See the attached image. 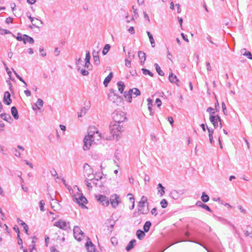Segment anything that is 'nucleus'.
Listing matches in <instances>:
<instances>
[{
  "label": "nucleus",
  "mask_w": 252,
  "mask_h": 252,
  "mask_svg": "<svg viewBox=\"0 0 252 252\" xmlns=\"http://www.w3.org/2000/svg\"><path fill=\"white\" fill-rule=\"evenodd\" d=\"M86 247H87L88 252H96L95 246L91 241L87 242L86 244Z\"/></svg>",
  "instance_id": "nucleus-15"
},
{
  "label": "nucleus",
  "mask_w": 252,
  "mask_h": 252,
  "mask_svg": "<svg viewBox=\"0 0 252 252\" xmlns=\"http://www.w3.org/2000/svg\"><path fill=\"white\" fill-rule=\"evenodd\" d=\"M142 72L144 74V75H149L151 77H153V73L152 72H151L150 70L147 69H145V68H142Z\"/></svg>",
  "instance_id": "nucleus-41"
},
{
  "label": "nucleus",
  "mask_w": 252,
  "mask_h": 252,
  "mask_svg": "<svg viewBox=\"0 0 252 252\" xmlns=\"http://www.w3.org/2000/svg\"><path fill=\"white\" fill-rule=\"evenodd\" d=\"M241 53L249 59L252 60V54L250 51H247L246 49L243 48L241 50Z\"/></svg>",
  "instance_id": "nucleus-24"
},
{
  "label": "nucleus",
  "mask_w": 252,
  "mask_h": 252,
  "mask_svg": "<svg viewBox=\"0 0 252 252\" xmlns=\"http://www.w3.org/2000/svg\"><path fill=\"white\" fill-rule=\"evenodd\" d=\"M0 116L2 119L6 121H8V120L11 119L10 116L9 114H7L5 113L0 114Z\"/></svg>",
  "instance_id": "nucleus-38"
},
{
  "label": "nucleus",
  "mask_w": 252,
  "mask_h": 252,
  "mask_svg": "<svg viewBox=\"0 0 252 252\" xmlns=\"http://www.w3.org/2000/svg\"><path fill=\"white\" fill-rule=\"evenodd\" d=\"M98 131L95 127H90L88 131V135L86 136H89L90 138L94 139V136L95 134H98Z\"/></svg>",
  "instance_id": "nucleus-12"
},
{
  "label": "nucleus",
  "mask_w": 252,
  "mask_h": 252,
  "mask_svg": "<svg viewBox=\"0 0 252 252\" xmlns=\"http://www.w3.org/2000/svg\"><path fill=\"white\" fill-rule=\"evenodd\" d=\"M138 55L139 59L141 60V63H144L146 60V54L144 52L139 51L138 52Z\"/></svg>",
  "instance_id": "nucleus-28"
},
{
  "label": "nucleus",
  "mask_w": 252,
  "mask_h": 252,
  "mask_svg": "<svg viewBox=\"0 0 252 252\" xmlns=\"http://www.w3.org/2000/svg\"><path fill=\"white\" fill-rule=\"evenodd\" d=\"M170 196L174 199H178L180 197V194L177 190H173L170 193Z\"/></svg>",
  "instance_id": "nucleus-29"
},
{
  "label": "nucleus",
  "mask_w": 252,
  "mask_h": 252,
  "mask_svg": "<svg viewBox=\"0 0 252 252\" xmlns=\"http://www.w3.org/2000/svg\"><path fill=\"white\" fill-rule=\"evenodd\" d=\"M90 59H91V56H90V52L88 51H87L85 61L86 62L88 63V62H90Z\"/></svg>",
  "instance_id": "nucleus-47"
},
{
  "label": "nucleus",
  "mask_w": 252,
  "mask_h": 252,
  "mask_svg": "<svg viewBox=\"0 0 252 252\" xmlns=\"http://www.w3.org/2000/svg\"><path fill=\"white\" fill-rule=\"evenodd\" d=\"M11 114L16 120L18 119L19 116L17 108L15 106H12L11 108Z\"/></svg>",
  "instance_id": "nucleus-22"
},
{
  "label": "nucleus",
  "mask_w": 252,
  "mask_h": 252,
  "mask_svg": "<svg viewBox=\"0 0 252 252\" xmlns=\"http://www.w3.org/2000/svg\"><path fill=\"white\" fill-rule=\"evenodd\" d=\"M207 128L208 132H209V138L213 137V133H214L213 129H210L208 127H207Z\"/></svg>",
  "instance_id": "nucleus-54"
},
{
  "label": "nucleus",
  "mask_w": 252,
  "mask_h": 252,
  "mask_svg": "<svg viewBox=\"0 0 252 252\" xmlns=\"http://www.w3.org/2000/svg\"><path fill=\"white\" fill-rule=\"evenodd\" d=\"M18 222L23 226L25 233L27 234H28L29 227L28 225L26 223H25L22 220L19 219H18Z\"/></svg>",
  "instance_id": "nucleus-26"
},
{
  "label": "nucleus",
  "mask_w": 252,
  "mask_h": 252,
  "mask_svg": "<svg viewBox=\"0 0 252 252\" xmlns=\"http://www.w3.org/2000/svg\"><path fill=\"white\" fill-rule=\"evenodd\" d=\"M69 222L64 221L62 220H59L54 223V225L59 227L60 229L66 230L69 228Z\"/></svg>",
  "instance_id": "nucleus-5"
},
{
  "label": "nucleus",
  "mask_w": 252,
  "mask_h": 252,
  "mask_svg": "<svg viewBox=\"0 0 252 252\" xmlns=\"http://www.w3.org/2000/svg\"><path fill=\"white\" fill-rule=\"evenodd\" d=\"M83 168L85 173V176H87V179L92 180L93 179L90 176L93 173V169L87 163L84 164Z\"/></svg>",
  "instance_id": "nucleus-7"
},
{
  "label": "nucleus",
  "mask_w": 252,
  "mask_h": 252,
  "mask_svg": "<svg viewBox=\"0 0 252 252\" xmlns=\"http://www.w3.org/2000/svg\"><path fill=\"white\" fill-rule=\"evenodd\" d=\"M113 76V74L112 72H110L109 75L105 78L103 81V84L105 87H107L109 83L111 80Z\"/></svg>",
  "instance_id": "nucleus-20"
},
{
  "label": "nucleus",
  "mask_w": 252,
  "mask_h": 252,
  "mask_svg": "<svg viewBox=\"0 0 252 252\" xmlns=\"http://www.w3.org/2000/svg\"><path fill=\"white\" fill-rule=\"evenodd\" d=\"M132 94V93L130 92V89L128 92H124V96L129 102H131Z\"/></svg>",
  "instance_id": "nucleus-25"
},
{
  "label": "nucleus",
  "mask_w": 252,
  "mask_h": 252,
  "mask_svg": "<svg viewBox=\"0 0 252 252\" xmlns=\"http://www.w3.org/2000/svg\"><path fill=\"white\" fill-rule=\"evenodd\" d=\"M12 21H13V18L10 17L7 18L5 20V22L6 24L11 23L12 22Z\"/></svg>",
  "instance_id": "nucleus-61"
},
{
  "label": "nucleus",
  "mask_w": 252,
  "mask_h": 252,
  "mask_svg": "<svg viewBox=\"0 0 252 252\" xmlns=\"http://www.w3.org/2000/svg\"><path fill=\"white\" fill-rule=\"evenodd\" d=\"M167 119H168V121H169V123L170 124V125L173 126V123H174V121H173V119L172 117L171 116H169L167 118Z\"/></svg>",
  "instance_id": "nucleus-63"
},
{
  "label": "nucleus",
  "mask_w": 252,
  "mask_h": 252,
  "mask_svg": "<svg viewBox=\"0 0 252 252\" xmlns=\"http://www.w3.org/2000/svg\"><path fill=\"white\" fill-rule=\"evenodd\" d=\"M24 38L23 42L24 44H26L27 42H29L31 44H33L34 43V39L32 37L27 35L24 34Z\"/></svg>",
  "instance_id": "nucleus-19"
},
{
  "label": "nucleus",
  "mask_w": 252,
  "mask_h": 252,
  "mask_svg": "<svg viewBox=\"0 0 252 252\" xmlns=\"http://www.w3.org/2000/svg\"><path fill=\"white\" fill-rule=\"evenodd\" d=\"M88 110V108H86L85 107L82 108L80 111L78 113V117L79 118L84 115L86 113Z\"/></svg>",
  "instance_id": "nucleus-35"
},
{
  "label": "nucleus",
  "mask_w": 252,
  "mask_h": 252,
  "mask_svg": "<svg viewBox=\"0 0 252 252\" xmlns=\"http://www.w3.org/2000/svg\"><path fill=\"white\" fill-rule=\"evenodd\" d=\"M152 223L150 221H147L143 226L144 231L145 232H147L149 231L150 227L151 226Z\"/></svg>",
  "instance_id": "nucleus-31"
},
{
  "label": "nucleus",
  "mask_w": 252,
  "mask_h": 252,
  "mask_svg": "<svg viewBox=\"0 0 252 252\" xmlns=\"http://www.w3.org/2000/svg\"><path fill=\"white\" fill-rule=\"evenodd\" d=\"M119 91L122 94L124 92L125 85L122 81H119L117 83Z\"/></svg>",
  "instance_id": "nucleus-30"
},
{
  "label": "nucleus",
  "mask_w": 252,
  "mask_h": 252,
  "mask_svg": "<svg viewBox=\"0 0 252 252\" xmlns=\"http://www.w3.org/2000/svg\"><path fill=\"white\" fill-rule=\"evenodd\" d=\"M138 210L142 214H147L149 211V209L148 208V206H147V207L146 209H145L144 207V208H139Z\"/></svg>",
  "instance_id": "nucleus-39"
},
{
  "label": "nucleus",
  "mask_w": 252,
  "mask_h": 252,
  "mask_svg": "<svg viewBox=\"0 0 252 252\" xmlns=\"http://www.w3.org/2000/svg\"><path fill=\"white\" fill-rule=\"evenodd\" d=\"M50 173H51V175L53 176L56 177V178H57V179L59 178L58 174L55 169H53L52 170H51Z\"/></svg>",
  "instance_id": "nucleus-49"
},
{
  "label": "nucleus",
  "mask_w": 252,
  "mask_h": 252,
  "mask_svg": "<svg viewBox=\"0 0 252 252\" xmlns=\"http://www.w3.org/2000/svg\"><path fill=\"white\" fill-rule=\"evenodd\" d=\"M85 67L87 68L89 70L92 69V65L90 64V62H88V63L85 62V63L84 65Z\"/></svg>",
  "instance_id": "nucleus-56"
},
{
  "label": "nucleus",
  "mask_w": 252,
  "mask_h": 252,
  "mask_svg": "<svg viewBox=\"0 0 252 252\" xmlns=\"http://www.w3.org/2000/svg\"><path fill=\"white\" fill-rule=\"evenodd\" d=\"M24 35H22L21 33L18 32L17 34V36H16V39L18 41H24Z\"/></svg>",
  "instance_id": "nucleus-46"
},
{
  "label": "nucleus",
  "mask_w": 252,
  "mask_h": 252,
  "mask_svg": "<svg viewBox=\"0 0 252 252\" xmlns=\"http://www.w3.org/2000/svg\"><path fill=\"white\" fill-rule=\"evenodd\" d=\"M128 32L133 34H134L135 33V30H134V29L133 27H130L128 29Z\"/></svg>",
  "instance_id": "nucleus-59"
},
{
  "label": "nucleus",
  "mask_w": 252,
  "mask_h": 252,
  "mask_svg": "<svg viewBox=\"0 0 252 252\" xmlns=\"http://www.w3.org/2000/svg\"><path fill=\"white\" fill-rule=\"evenodd\" d=\"M209 119L215 128H216L218 126V123L220 122L221 121L220 116L218 115L216 116L212 115H210Z\"/></svg>",
  "instance_id": "nucleus-10"
},
{
  "label": "nucleus",
  "mask_w": 252,
  "mask_h": 252,
  "mask_svg": "<svg viewBox=\"0 0 252 252\" xmlns=\"http://www.w3.org/2000/svg\"><path fill=\"white\" fill-rule=\"evenodd\" d=\"M116 91L111 90L110 93L108 94V98L110 101H112L114 103H117L121 101V98L117 95L116 93Z\"/></svg>",
  "instance_id": "nucleus-6"
},
{
  "label": "nucleus",
  "mask_w": 252,
  "mask_h": 252,
  "mask_svg": "<svg viewBox=\"0 0 252 252\" xmlns=\"http://www.w3.org/2000/svg\"><path fill=\"white\" fill-rule=\"evenodd\" d=\"M160 205L162 208H165L168 205V202L166 199H163L160 201Z\"/></svg>",
  "instance_id": "nucleus-43"
},
{
  "label": "nucleus",
  "mask_w": 252,
  "mask_h": 252,
  "mask_svg": "<svg viewBox=\"0 0 252 252\" xmlns=\"http://www.w3.org/2000/svg\"><path fill=\"white\" fill-rule=\"evenodd\" d=\"M136 235L139 240H142L145 236V232L140 229H138L136 231Z\"/></svg>",
  "instance_id": "nucleus-23"
},
{
  "label": "nucleus",
  "mask_w": 252,
  "mask_h": 252,
  "mask_svg": "<svg viewBox=\"0 0 252 252\" xmlns=\"http://www.w3.org/2000/svg\"><path fill=\"white\" fill-rule=\"evenodd\" d=\"M148 201V198L145 196H142L140 201L138 203V207L139 208H144L145 206V203H147Z\"/></svg>",
  "instance_id": "nucleus-16"
},
{
  "label": "nucleus",
  "mask_w": 252,
  "mask_h": 252,
  "mask_svg": "<svg viewBox=\"0 0 252 252\" xmlns=\"http://www.w3.org/2000/svg\"><path fill=\"white\" fill-rule=\"evenodd\" d=\"M94 140L96 139L97 141L99 140L102 137L104 138V137L101 136V134L98 132V134H95L94 136Z\"/></svg>",
  "instance_id": "nucleus-50"
},
{
  "label": "nucleus",
  "mask_w": 252,
  "mask_h": 252,
  "mask_svg": "<svg viewBox=\"0 0 252 252\" xmlns=\"http://www.w3.org/2000/svg\"><path fill=\"white\" fill-rule=\"evenodd\" d=\"M201 199L203 202H207L209 200V197L207 194L205 193V192H203L202 193Z\"/></svg>",
  "instance_id": "nucleus-34"
},
{
  "label": "nucleus",
  "mask_w": 252,
  "mask_h": 252,
  "mask_svg": "<svg viewBox=\"0 0 252 252\" xmlns=\"http://www.w3.org/2000/svg\"><path fill=\"white\" fill-rule=\"evenodd\" d=\"M73 200L74 202H76L80 206H84V204H86L87 203V200L83 194L79 193L77 195H72Z\"/></svg>",
  "instance_id": "nucleus-3"
},
{
  "label": "nucleus",
  "mask_w": 252,
  "mask_h": 252,
  "mask_svg": "<svg viewBox=\"0 0 252 252\" xmlns=\"http://www.w3.org/2000/svg\"><path fill=\"white\" fill-rule=\"evenodd\" d=\"M221 106H222V111H223L224 114L225 115H227V112L226 108L225 103L224 102H222L221 104Z\"/></svg>",
  "instance_id": "nucleus-53"
},
{
  "label": "nucleus",
  "mask_w": 252,
  "mask_h": 252,
  "mask_svg": "<svg viewBox=\"0 0 252 252\" xmlns=\"http://www.w3.org/2000/svg\"><path fill=\"white\" fill-rule=\"evenodd\" d=\"M121 124L111 123L109 126V130L113 139L118 141L121 137V132L124 130V126Z\"/></svg>",
  "instance_id": "nucleus-1"
},
{
  "label": "nucleus",
  "mask_w": 252,
  "mask_h": 252,
  "mask_svg": "<svg viewBox=\"0 0 252 252\" xmlns=\"http://www.w3.org/2000/svg\"><path fill=\"white\" fill-rule=\"evenodd\" d=\"M78 70H80V72L81 74L83 76H87L89 74V71L86 69H80V67L79 66L77 67Z\"/></svg>",
  "instance_id": "nucleus-40"
},
{
  "label": "nucleus",
  "mask_w": 252,
  "mask_h": 252,
  "mask_svg": "<svg viewBox=\"0 0 252 252\" xmlns=\"http://www.w3.org/2000/svg\"><path fill=\"white\" fill-rule=\"evenodd\" d=\"M155 66L156 67V69L158 74L160 76H163L164 75V73L163 71L160 69V66L157 63H155Z\"/></svg>",
  "instance_id": "nucleus-32"
},
{
  "label": "nucleus",
  "mask_w": 252,
  "mask_h": 252,
  "mask_svg": "<svg viewBox=\"0 0 252 252\" xmlns=\"http://www.w3.org/2000/svg\"><path fill=\"white\" fill-rule=\"evenodd\" d=\"M206 68L208 71H211L212 69V67L211 66L210 63L209 62H207L206 63Z\"/></svg>",
  "instance_id": "nucleus-60"
},
{
  "label": "nucleus",
  "mask_w": 252,
  "mask_h": 252,
  "mask_svg": "<svg viewBox=\"0 0 252 252\" xmlns=\"http://www.w3.org/2000/svg\"><path fill=\"white\" fill-rule=\"evenodd\" d=\"M94 64L98 65L100 63L99 56L93 57Z\"/></svg>",
  "instance_id": "nucleus-48"
},
{
  "label": "nucleus",
  "mask_w": 252,
  "mask_h": 252,
  "mask_svg": "<svg viewBox=\"0 0 252 252\" xmlns=\"http://www.w3.org/2000/svg\"><path fill=\"white\" fill-rule=\"evenodd\" d=\"M82 62H83V61L81 58L76 59V64L77 65V67L79 66H78L79 64H81Z\"/></svg>",
  "instance_id": "nucleus-64"
},
{
  "label": "nucleus",
  "mask_w": 252,
  "mask_h": 252,
  "mask_svg": "<svg viewBox=\"0 0 252 252\" xmlns=\"http://www.w3.org/2000/svg\"><path fill=\"white\" fill-rule=\"evenodd\" d=\"M39 204L40 210L42 212L44 211L45 209H44V205L45 203H44V201L43 200H40L39 202Z\"/></svg>",
  "instance_id": "nucleus-45"
},
{
  "label": "nucleus",
  "mask_w": 252,
  "mask_h": 252,
  "mask_svg": "<svg viewBox=\"0 0 252 252\" xmlns=\"http://www.w3.org/2000/svg\"><path fill=\"white\" fill-rule=\"evenodd\" d=\"M3 64L5 67V70L6 71V72L9 76V79H11L12 73H11V71L9 69L8 67L7 66L6 64L5 63H3Z\"/></svg>",
  "instance_id": "nucleus-44"
},
{
  "label": "nucleus",
  "mask_w": 252,
  "mask_h": 252,
  "mask_svg": "<svg viewBox=\"0 0 252 252\" xmlns=\"http://www.w3.org/2000/svg\"><path fill=\"white\" fill-rule=\"evenodd\" d=\"M149 38V40H150V41L152 46L153 47H154L155 46V40L153 38V35L150 36V37Z\"/></svg>",
  "instance_id": "nucleus-52"
},
{
  "label": "nucleus",
  "mask_w": 252,
  "mask_h": 252,
  "mask_svg": "<svg viewBox=\"0 0 252 252\" xmlns=\"http://www.w3.org/2000/svg\"><path fill=\"white\" fill-rule=\"evenodd\" d=\"M35 105L36 108H35L33 107L32 109L33 110L35 111L36 109H40V107H42L43 105V101L40 98L37 99L36 102L35 103Z\"/></svg>",
  "instance_id": "nucleus-18"
},
{
  "label": "nucleus",
  "mask_w": 252,
  "mask_h": 252,
  "mask_svg": "<svg viewBox=\"0 0 252 252\" xmlns=\"http://www.w3.org/2000/svg\"><path fill=\"white\" fill-rule=\"evenodd\" d=\"M207 112H209L210 114V115H213L215 114V110H214V109H213L212 107H208L207 109Z\"/></svg>",
  "instance_id": "nucleus-51"
},
{
  "label": "nucleus",
  "mask_w": 252,
  "mask_h": 252,
  "mask_svg": "<svg viewBox=\"0 0 252 252\" xmlns=\"http://www.w3.org/2000/svg\"><path fill=\"white\" fill-rule=\"evenodd\" d=\"M119 196L116 194L112 195L110 197V202L113 208H116L119 204L120 201L119 200Z\"/></svg>",
  "instance_id": "nucleus-11"
},
{
  "label": "nucleus",
  "mask_w": 252,
  "mask_h": 252,
  "mask_svg": "<svg viewBox=\"0 0 252 252\" xmlns=\"http://www.w3.org/2000/svg\"><path fill=\"white\" fill-rule=\"evenodd\" d=\"M125 62H126V63H125L126 66L128 67H130L131 66L130 61L128 60L127 59H126Z\"/></svg>",
  "instance_id": "nucleus-62"
},
{
  "label": "nucleus",
  "mask_w": 252,
  "mask_h": 252,
  "mask_svg": "<svg viewBox=\"0 0 252 252\" xmlns=\"http://www.w3.org/2000/svg\"><path fill=\"white\" fill-rule=\"evenodd\" d=\"M93 184L96 187L101 188L103 186L102 183L99 181L98 179H94Z\"/></svg>",
  "instance_id": "nucleus-33"
},
{
  "label": "nucleus",
  "mask_w": 252,
  "mask_h": 252,
  "mask_svg": "<svg viewBox=\"0 0 252 252\" xmlns=\"http://www.w3.org/2000/svg\"><path fill=\"white\" fill-rule=\"evenodd\" d=\"M157 188L158 189V192L160 194V196H163L165 193V188L163 186H162L161 184L159 183L158 185Z\"/></svg>",
  "instance_id": "nucleus-27"
},
{
  "label": "nucleus",
  "mask_w": 252,
  "mask_h": 252,
  "mask_svg": "<svg viewBox=\"0 0 252 252\" xmlns=\"http://www.w3.org/2000/svg\"><path fill=\"white\" fill-rule=\"evenodd\" d=\"M196 205L197 206L200 207L210 212H212L211 209L210 208V207L208 205H207L205 204L202 203L200 201H198L196 203Z\"/></svg>",
  "instance_id": "nucleus-17"
},
{
  "label": "nucleus",
  "mask_w": 252,
  "mask_h": 252,
  "mask_svg": "<svg viewBox=\"0 0 252 252\" xmlns=\"http://www.w3.org/2000/svg\"><path fill=\"white\" fill-rule=\"evenodd\" d=\"M110 47H111V46L109 44H106L103 49L102 54L103 55H105L109 51Z\"/></svg>",
  "instance_id": "nucleus-37"
},
{
  "label": "nucleus",
  "mask_w": 252,
  "mask_h": 252,
  "mask_svg": "<svg viewBox=\"0 0 252 252\" xmlns=\"http://www.w3.org/2000/svg\"><path fill=\"white\" fill-rule=\"evenodd\" d=\"M94 141V139L90 138L89 136H85L84 139L83 149L84 150H89Z\"/></svg>",
  "instance_id": "nucleus-8"
},
{
  "label": "nucleus",
  "mask_w": 252,
  "mask_h": 252,
  "mask_svg": "<svg viewBox=\"0 0 252 252\" xmlns=\"http://www.w3.org/2000/svg\"><path fill=\"white\" fill-rule=\"evenodd\" d=\"M14 153L15 156H16V157H20L21 156V154H20V152L18 151V150L15 148L14 149Z\"/></svg>",
  "instance_id": "nucleus-58"
},
{
  "label": "nucleus",
  "mask_w": 252,
  "mask_h": 252,
  "mask_svg": "<svg viewBox=\"0 0 252 252\" xmlns=\"http://www.w3.org/2000/svg\"><path fill=\"white\" fill-rule=\"evenodd\" d=\"M74 236L75 239L78 241H81L84 236V233L78 226H75L73 229Z\"/></svg>",
  "instance_id": "nucleus-4"
},
{
  "label": "nucleus",
  "mask_w": 252,
  "mask_h": 252,
  "mask_svg": "<svg viewBox=\"0 0 252 252\" xmlns=\"http://www.w3.org/2000/svg\"><path fill=\"white\" fill-rule=\"evenodd\" d=\"M156 104L157 105V106L158 107H159L161 106V104H162L161 101L160 100V99L159 98H157L156 99Z\"/></svg>",
  "instance_id": "nucleus-57"
},
{
  "label": "nucleus",
  "mask_w": 252,
  "mask_h": 252,
  "mask_svg": "<svg viewBox=\"0 0 252 252\" xmlns=\"http://www.w3.org/2000/svg\"><path fill=\"white\" fill-rule=\"evenodd\" d=\"M112 118L114 122L119 124H121L126 119L125 113L122 111H116L112 114Z\"/></svg>",
  "instance_id": "nucleus-2"
},
{
  "label": "nucleus",
  "mask_w": 252,
  "mask_h": 252,
  "mask_svg": "<svg viewBox=\"0 0 252 252\" xmlns=\"http://www.w3.org/2000/svg\"><path fill=\"white\" fill-rule=\"evenodd\" d=\"M130 92L132 94L135 95V96L140 95V91L137 88H133L130 89Z\"/></svg>",
  "instance_id": "nucleus-36"
},
{
  "label": "nucleus",
  "mask_w": 252,
  "mask_h": 252,
  "mask_svg": "<svg viewBox=\"0 0 252 252\" xmlns=\"http://www.w3.org/2000/svg\"><path fill=\"white\" fill-rule=\"evenodd\" d=\"M136 243V241L135 239H132L129 242V243L128 244V245H127V246L126 247V249L127 251H129L130 250H131L133 248L134 245H135Z\"/></svg>",
  "instance_id": "nucleus-21"
},
{
  "label": "nucleus",
  "mask_w": 252,
  "mask_h": 252,
  "mask_svg": "<svg viewBox=\"0 0 252 252\" xmlns=\"http://www.w3.org/2000/svg\"><path fill=\"white\" fill-rule=\"evenodd\" d=\"M169 80L170 82L172 83H175L177 86H179V85L178 83V82H179V80L178 79L177 77L175 75L173 74L172 72H171L169 74Z\"/></svg>",
  "instance_id": "nucleus-14"
},
{
  "label": "nucleus",
  "mask_w": 252,
  "mask_h": 252,
  "mask_svg": "<svg viewBox=\"0 0 252 252\" xmlns=\"http://www.w3.org/2000/svg\"><path fill=\"white\" fill-rule=\"evenodd\" d=\"M95 197L103 206H107L109 203L108 198L105 195L97 194L95 195Z\"/></svg>",
  "instance_id": "nucleus-9"
},
{
  "label": "nucleus",
  "mask_w": 252,
  "mask_h": 252,
  "mask_svg": "<svg viewBox=\"0 0 252 252\" xmlns=\"http://www.w3.org/2000/svg\"><path fill=\"white\" fill-rule=\"evenodd\" d=\"M10 94L9 92L6 91L4 93L3 101L5 104L7 105H10L12 102V100L10 98Z\"/></svg>",
  "instance_id": "nucleus-13"
},
{
  "label": "nucleus",
  "mask_w": 252,
  "mask_h": 252,
  "mask_svg": "<svg viewBox=\"0 0 252 252\" xmlns=\"http://www.w3.org/2000/svg\"><path fill=\"white\" fill-rule=\"evenodd\" d=\"M17 231H18V243L19 245L21 246L20 249H22L23 248V242H22V239L20 238V235H19L20 232H19V230L18 228H17Z\"/></svg>",
  "instance_id": "nucleus-42"
},
{
  "label": "nucleus",
  "mask_w": 252,
  "mask_h": 252,
  "mask_svg": "<svg viewBox=\"0 0 252 252\" xmlns=\"http://www.w3.org/2000/svg\"><path fill=\"white\" fill-rule=\"evenodd\" d=\"M206 38L207 40L209 41L211 44L215 45L216 46H218V45L217 44L213 42V41L212 40V37L210 35H208Z\"/></svg>",
  "instance_id": "nucleus-55"
}]
</instances>
